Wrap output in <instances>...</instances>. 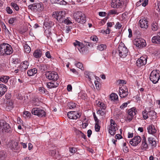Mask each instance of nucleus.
<instances>
[{
  "mask_svg": "<svg viewBox=\"0 0 160 160\" xmlns=\"http://www.w3.org/2000/svg\"><path fill=\"white\" fill-rule=\"evenodd\" d=\"M13 52L12 49L8 44L3 43L0 44V55L6 56L11 54Z\"/></svg>",
  "mask_w": 160,
  "mask_h": 160,
  "instance_id": "nucleus-1",
  "label": "nucleus"
},
{
  "mask_svg": "<svg viewBox=\"0 0 160 160\" xmlns=\"http://www.w3.org/2000/svg\"><path fill=\"white\" fill-rule=\"evenodd\" d=\"M73 16L75 20L78 23L83 24L86 22L85 16L82 12L78 11L75 12Z\"/></svg>",
  "mask_w": 160,
  "mask_h": 160,
  "instance_id": "nucleus-2",
  "label": "nucleus"
},
{
  "mask_svg": "<svg viewBox=\"0 0 160 160\" xmlns=\"http://www.w3.org/2000/svg\"><path fill=\"white\" fill-rule=\"evenodd\" d=\"M150 80L154 84H156L160 78V72L159 70L152 71L150 75Z\"/></svg>",
  "mask_w": 160,
  "mask_h": 160,
  "instance_id": "nucleus-3",
  "label": "nucleus"
},
{
  "mask_svg": "<svg viewBox=\"0 0 160 160\" xmlns=\"http://www.w3.org/2000/svg\"><path fill=\"white\" fill-rule=\"evenodd\" d=\"M128 50L124 45H119L118 48V54L121 58H125L128 55Z\"/></svg>",
  "mask_w": 160,
  "mask_h": 160,
  "instance_id": "nucleus-4",
  "label": "nucleus"
},
{
  "mask_svg": "<svg viewBox=\"0 0 160 160\" xmlns=\"http://www.w3.org/2000/svg\"><path fill=\"white\" fill-rule=\"evenodd\" d=\"M32 113L41 118L46 116V113L45 111L42 109L39 108H33L32 110Z\"/></svg>",
  "mask_w": 160,
  "mask_h": 160,
  "instance_id": "nucleus-5",
  "label": "nucleus"
},
{
  "mask_svg": "<svg viewBox=\"0 0 160 160\" xmlns=\"http://www.w3.org/2000/svg\"><path fill=\"white\" fill-rule=\"evenodd\" d=\"M110 125L109 129V132L112 135H114L116 133V131L118 129L117 124L115 121L111 119L110 120Z\"/></svg>",
  "mask_w": 160,
  "mask_h": 160,
  "instance_id": "nucleus-6",
  "label": "nucleus"
},
{
  "mask_svg": "<svg viewBox=\"0 0 160 160\" xmlns=\"http://www.w3.org/2000/svg\"><path fill=\"white\" fill-rule=\"evenodd\" d=\"M134 44L137 47L139 48H143L146 46V42L144 39L142 38L135 39L133 42Z\"/></svg>",
  "mask_w": 160,
  "mask_h": 160,
  "instance_id": "nucleus-7",
  "label": "nucleus"
},
{
  "mask_svg": "<svg viewBox=\"0 0 160 160\" xmlns=\"http://www.w3.org/2000/svg\"><path fill=\"white\" fill-rule=\"evenodd\" d=\"M29 9L31 10H42L44 8L43 4L42 2L35 3L32 4H31L28 6Z\"/></svg>",
  "mask_w": 160,
  "mask_h": 160,
  "instance_id": "nucleus-8",
  "label": "nucleus"
},
{
  "mask_svg": "<svg viewBox=\"0 0 160 160\" xmlns=\"http://www.w3.org/2000/svg\"><path fill=\"white\" fill-rule=\"evenodd\" d=\"M137 112V109L134 107L132 108L129 109L128 112L127 120L128 121L130 122L133 118L134 116Z\"/></svg>",
  "mask_w": 160,
  "mask_h": 160,
  "instance_id": "nucleus-9",
  "label": "nucleus"
},
{
  "mask_svg": "<svg viewBox=\"0 0 160 160\" xmlns=\"http://www.w3.org/2000/svg\"><path fill=\"white\" fill-rule=\"evenodd\" d=\"M73 44L81 53H83L86 50V47H85L84 45L77 40H76L75 42L73 43Z\"/></svg>",
  "mask_w": 160,
  "mask_h": 160,
  "instance_id": "nucleus-10",
  "label": "nucleus"
},
{
  "mask_svg": "<svg viewBox=\"0 0 160 160\" xmlns=\"http://www.w3.org/2000/svg\"><path fill=\"white\" fill-rule=\"evenodd\" d=\"M47 78L50 80L56 81L58 78L57 73L55 72H48L46 74Z\"/></svg>",
  "mask_w": 160,
  "mask_h": 160,
  "instance_id": "nucleus-11",
  "label": "nucleus"
},
{
  "mask_svg": "<svg viewBox=\"0 0 160 160\" xmlns=\"http://www.w3.org/2000/svg\"><path fill=\"white\" fill-rule=\"evenodd\" d=\"M119 91V95L121 98H126L128 94V89L126 87L120 88Z\"/></svg>",
  "mask_w": 160,
  "mask_h": 160,
  "instance_id": "nucleus-12",
  "label": "nucleus"
},
{
  "mask_svg": "<svg viewBox=\"0 0 160 160\" xmlns=\"http://www.w3.org/2000/svg\"><path fill=\"white\" fill-rule=\"evenodd\" d=\"M81 115L80 113L75 111H71L68 112L67 115L68 118L70 119H76L79 118Z\"/></svg>",
  "mask_w": 160,
  "mask_h": 160,
  "instance_id": "nucleus-13",
  "label": "nucleus"
},
{
  "mask_svg": "<svg viewBox=\"0 0 160 160\" xmlns=\"http://www.w3.org/2000/svg\"><path fill=\"white\" fill-rule=\"evenodd\" d=\"M141 140L140 137L136 136H134V138L130 141L129 143L132 146H136L141 142Z\"/></svg>",
  "mask_w": 160,
  "mask_h": 160,
  "instance_id": "nucleus-14",
  "label": "nucleus"
},
{
  "mask_svg": "<svg viewBox=\"0 0 160 160\" xmlns=\"http://www.w3.org/2000/svg\"><path fill=\"white\" fill-rule=\"evenodd\" d=\"M147 57L143 56L141 57L136 62V64L139 67H141L145 65L147 62Z\"/></svg>",
  "mask_w": 160,
  "mask_h": 160,
  "instance_id": "nucleus-15",
  "label": "nucleus"
},
{
  "mask_svg": "<svg viewBox=\"0 0 160 160\" xmlns=\"http://www.w3.org/2000/svg\"><path fill=\"white\" fill-rule=\"evenodd\" d=\"M139 25L142 28L147 29L148 27V22L145 18H141L139 22Z\"/></svg>",
  "mask_w": 160,
  "mask_h": 160,
  "instance_id": "nucleus-16",
  "label": "nucleus"
},
{
  "mask_svg": "<svg viewBox=\"0 0 160 160\" xmlns=\"http://www.w3.org/2000/svg\"><path fill=\"white\" fill-rule=\"evenodd\" d=\"M122 0H112L111 6L114 8H118L122 5Z\"/></svg>",
  "mask_w": 160,
  "mask_h": 160,
  "instance_id": "nucleus-17",
  "label": "nucleus"
},
{
  "mask_svg": "<svg viewBox=\"0 0 160 160\" xmlns=\"http://www.w3.org/2000/svg\"><path fill=\"white\" fill-rule=\"evenodd\" d=\"M9 147L12 151L17 150L18 149V143L14 140H12L9 142Z\"/></svg>",
  "mask_w": 160,
  "mask_h": 160,
  "instance_id": "nucleus-18",
  "label": "nucleus"
},
{
  "mask_svg": "<svg viewBox=\"0 0 160 160\" xmlns=\"http://www.w3.org/2000/svg\"><path fill=\"white\" fill-rule=\"evenodd\" d=\"M148 144L147 143L146 139L144 137L142 140L141 149L143 151H146L148 148Z\"/></svg>",
  "mask_w": 160,
  "mask_h": 160,
  "instance_id": "nucleus-19",
  "label": "nucleus"
},
{
  "mask_svg": "<svg viewBox=\"0 0 160 160\" xmlns=\"http://www.w3.org/2000/svg\"><path fill=\"white\" fill-rule=\"evenodd\" d=\"M42 55V50L41 49L35 50L33 53V57L36 58H40Z\"/></svg>",
  "mask_w": 160,
  "mask_h": 160,
  "instance_id": "nucleus-20",
  "label": "nucleus"
},
{
  "mask_svg": "<svg viewBox=\"0 0 160 160\" xmlns=\"http://www.w3.org/2000/svg\"><path fill=\"white\" fill-rule=\"evenodd\" d=\"M148 140L149 144H151L152 148V149L156 147L157 146L156 141L154 138L151 137H148Z\"/></svg>",
  "mask_w": 160,
  "mask_h": 160,
  "instance_id": "nucleus-21",
  "label": "nucleus"
},
{
  "mask_svg": "<svg viewBox=\"0 0 160 160\" xmlns=\"http://www.w3.org/2000/svg\"><path fill=\"white\" fill-rule=\"evenodd\" d=\"M58 85V83L56 81H52L51 82L47 83V87L49 88H56Z\"/></svg>",
  "mask_w": 160,
  "mask_h": 160,
  "instance_id": "nucleus-22",
  "label": "nucleus"
},
{
  "mask_svg": "<svg viewBox=\"0 0 160 160\" xmlns=\"http://www.w3.org/2000/svg\"><path fill=\"white\" fill-rule=\"evenodd\" d=\"M152 41L153 43L160 44V32L158 33L157 36L152 37Z\"/></svg>",
  "mask_w": 160,
  "mask_h": 160,
  "instance_id": "nucleus-23",
  "label": "nucleus"
},
{
  "mask_svg": "<svg viewBox=\"0 0 160 160\" xmlns=\"http://www.w3.org/2000/svg\"><path fill=\"white\" fill-rule=\"evenodd\" d=\"M28 65L29 62L27 61H24L21 64L19 67L23 72L27 69Z\"/></svg>",
  "mask_w": 160,
  "mask_h": 160,
  "instance_id": "nucleus-24",
  "label": "nucleus"
},
{
  "mask_svg": "<svg viewBox=\"0 0 160 160\" xmlns=\"http://www.w3.org/2000/svg\"><path fill=\"white\" fill-rule=\"evenodd\" d=\"M7 88L6 86L2 84H0V97L2 96L7 91Z\"/></svg>",
  "mask_w": 160,
  "mask_h": 160,
  "instance_id": "nucleus-25",
  "label": "nucleus"
},
{
  "mask_svg": "<svg viewBox=\"0 0 160 160\" xmlns=\"http://www.w3.org/2000/svg\"><path fill=\"white\" fill-rule=\"evenodd\" d=\"M147 130L149 134L153 135L156 131L154 126L153 125H151L148 126L147 128Z\"/></svg>",
  "mask_w": 160,
  "mask_h": 160,
  "instance_id": "nucleus-26",
  "label": "nucleus"
},
{
  "mask_svg": "<svg viewBox=\"0 0 160 160\" xmlns=\"http://www.w3.org/2000/svg\"><path fill=\"white\" fill-rule=\"evenodd\" d=\"M4 126L3 128V130L2 132H8L10 131L11 128L9 125L6 123V122H4Z\"/></svg>",
  "mask_w": 160,
  "mask_h": 160,
  "instance_id": "nucleus-27",
  "label": "nucleus"
},
{
  "mask_svg": "<svg viewBox=\"0 0 160 160\" xmlns=\"http://www.w3.org/2000/svg\"><path fill=\"white\" fill-rule=\"evenodd\" d=\"M37 72V70L36 68H33L27 71V74L28 75L31 76L36 74Z\"/></svg>",
  "mask_w": 160,
  "mask_h": 160,
  "instance_id": "nucleus-28",
  "label": "nucleus"
},
{
  "mask_svg": "<svg viewBox=\"0 0 160 160\" xmlns=\"http://www.w3.org/2000/svg\"><path fill=\"white\" fill-rule=\"evenodd\" d=\"M51 2L52 3L59 4L62 5H65L67 4V2L63 0H51Z\"/></svg>",
  "mask_w": 160,
  "mask_h": 160,
  "instance_id": "nucleus-29",
  "label": "nucleus"
},
{
  "mask_svg": "<svg viewBox=\"0 0 160 160\" xmlns=\"http://www.w3.org/2000/svg\"><path fill=\"white\" fill-rule=\"evenodd\" d=\"M85 75L86 77L88 78L89 81L91 80L92 78H93V76L95 77L92 73L88 71H86L85 72Z\"/></svg>",
  "mask_w": 160,
  "mask_h": 160,
  "instance_id": "nucleus-30",
  "label": "nucleus"
},
{
  "mask_svg": "<svg viewBox=\"0 0 160 160\" xmlns=\"http://www.w3.org/2000/svg\"><path fill=\"white\" fill-rule=\"evenodd\" d=\"M9 79V76H3L0 77V82L6 83L8 82Z\"/></svg>",
  "mask_w": 160,
  "mask_h": 160,
  "instance_id": "nucleus-31",
  "label": "nucleus"
},
{
  "mask_svg": "<svg viewBox=\"0 0 160 160\" xmlns=\"http://www.w3.org/2000/svg\"><path fill=\"white\" fill-rule=\"evenodd\" d=\"M64 12L62 11V13L60 15H58V18H57V20L58 22H59L60 23H62L64 21V17L63 16V14Z\"/></svg>",
  "mask_w": 160,
  "mask_h": 160,
  "instance_id": "nucleus-32",
  "label": "nucleus"
},
{
  "mask_svg": "<svg viewBox=\"0 0 160 160\" xmlns=\"http://www.w3.org/2000/svg\"><path fill=\"white\" fill-rule=\"evenodd\" d=\"M44 34L48 38H49L52 35L51 30L50 28L46 29L44 31Z\"/></svg>",
  "mask_w": 160,
  "mask_h": 160,
  "instance_id": "nucleus-33",
  "label": "nucleus"
},
{
  "mask_svg": "<svg viewBox=\"0 0 160 160\" xmlns=\"http://www.w3.org/2000/svg\"><path fill=\"white\" fill-rule=\"evenodd\" d=\"M151 28L153 31H156L158 29V24L156 22H153L152 24Z\"/></svg>",
  "mask_w": 160,
  "mask_h": 160,
  "instance_id": "nucleus-34",
  "label": "nucleus"
},
{
  "mask_svg": "<svg viewBox=\"0 0 160 160\" xmlns=\"http://www.w3.org/2000/svg\"><path fill=\"white\" fill-rule=\"evenodd\" d=\"M39 92L41 94H47L48 91L43 87H40L38 88Z\"/></svg>",
  "mask_w": 160,
  "mask_h": 160,
  "instance_id": "nucleus-35",
  "label": "nucleus"
},
{
  "mask_svg": "<svg viewBox=\"0 0 160 160\" xmlns=\"http://www.w3.org/2000/svg\"><path fill=\"white\" fill-rule=\"evenodd\" d=\"M106 46L105 44H101L97 47V49L100 51H102L106 48Z\"/></svg>",
  "mask_w": 160,
  "mask_h": 160,
  "instance_id": "nucleus-36",
  "label": "nucleus"
},
{
  "mask_svg": "<svg viewBox=\"0 0 160 160\" xmlns=\"http://www.w3.org/2000/svg\"><path fill=\"white\" fill-rule=\"evenodd\" d=\"M110 98L112 100H117L118 99V95L115 93H112L110 95Z\"/></svg>",
  "mask_w": 160,
  "mask_h": 160,
  "instance_id": "nucleus-37",
  "label": "nucleus"
},
{
  "mask_svg": "<svg viewBox=\"0 0 160 160\" xmlns=\"http://www.w3.org/2000/svg\"><path fill=\"white\" fill-rule=\"evenodd\" d=\"M156 113L154 111L151 110L149 112L148 115L149 117H153L154 118H156Z\"/></svg>",
  "mask_w": 160,
  "mask_h": 160,
  "instance_id": "nucleus-38",
  "label": "nucleus"
},
{
  "mask_svg": "<svg viewBox=\"0 0 160 160\" xmlns=\"http://www.w3.org/2000/svg\"><path fill=\"white\" fill-rule=\"evenodd\" d=\"M62 11L53 12L52 14V16L57 20V18H58V15H60Z\"/></svg>",
  "mask_w": 160,
  "mask_h": 160,
  "instance_id": "nucleus-39",
  "label": "nucleus"
},
{
  "mask_svg": "<svg viewBox=\"0 0 160 160\" xmlns=\"http://www.w3.org/2000/svg\"><path fill=\"white\" fill-rule=\"evenodd\" d=\"M24 51L25 52L28 53L31 51V48L28 44H25L24 46Z\"/></svg>",
  "mask_w": 160,
  "mask_h": 160,
  "instance_id": "nucleus-40",
  "label": "nucleus"
},
{
  "mask_svg": "<svg viewBox=\"0 0 160 160\" xmlns=\"http://www.w3.org/2000/svg\"><path fill=\"white\" fill-rule=\"evenodd\" d=\"M75 65L78 68L82 70H84V68L82 64L80 62H76L75 63Z\"/></svg>",
  "mask_w": 160,
  "mask_h": 160,
  "instance_id": "nucleus-41",
  "label": "nucleus"
},
{
  "mask_svg": "<svg viewBox=\"0 0 160 160\" xmlns=\"http://www.w3.org/2000/svg\"><path fill=\"white\" fill-rule=\"evenodd\" d=\"M7 107H8V109H10L12 108L13 107V103L11 101H9L7 102L6 103Z\"/></svg>",
  "mask_w": 160,
  "mask_h": 160,
  "instance_id": "nucleus-42",
  "label": "nucleus"
},
{
  "mask_svg": "<svg viewBox=\"0 0 160 160\" xmlns=\"http://www.w3.org/2000/svg\"><path fill=\"white\" fill-rule=\"evenodd\" d=\"M11 6L13 7L17 11L19 10V6L16 3L13 2L11 3Z\"/></svg>",
  "mask_w": 160,
  "mask_h": 160,
  "instance_id": "nucleus-43",
  "label": "nucleus"
},
{
  "mask_svg": "<svg viewBox=\"0 0 160 160\" xmlns=\"http://www.w3.org/2000/svg\"><path fill=\"white\" fill-rule=\"evenodd\" d=\"M79 97L82 99L85 100L87 99V95L86 94L81 92L79 94Z\"/></svg>",
  "mask_w": 160,
  "mask_h": 160,
  "instance_id": "nucleus-44",
  "label": "nucleus"
},
{
  "mask_svg": "<svg viewBox=\"0 0 160 160\" xmlns=\"http://www.w3.org/2000/svg\"><path fill=\"white\" fill-rule=\"evenodd\" d=\"M142 115L143 118L144 119H146L148 118V113H147V111L145 110L142 111Z\"/></svg>",
  "mask_w": 160,
  "mask_h": 160,
  "instance_id": "nucleus-45",
  "label": "nucleus"
},
{
  "mask_svg": "<svg viewBox=\"0 0 160 160\" xmlns=\"http://www.w3.org/2000/svg\"><path fill=\"white\" fill-rule=\"evenodd\" d=\"M98 106L100 107V108L103 109L104 110L106 108L105 104L103 102H98Z\"/></svg>",
  "mask_w": 160,
  "mask_h": 160,
  "instance_id": "nucleus-46",
  "label": "nucleus"
},
{
  "mask_svg": "<svg viewBox=\"0 0 160 160\" xmlns=\"http://www.w3.org/2000/svg\"><path fill=\"white\" fill-rule=\"evenodd\" d=\"M103 109L100 108L97 111V113L98 114H100L102 116H103L105 114V112L102 110Z\"/></svg>",
  "mask_w": 160,
  "mask_h": 160,
  "instance_id": "nucleus-47",
  "label": "nucleus"
},
{
  "mask_svg": "<svg viewBox=\"0 0 160 160\" xmlns=\"http://www.w3.org/2000/svg\"><path fill=\"white\" fill-rule=\"evenodd\" d=\"M48 153L50 155L53 156L56 154V151L55 149L51 150V149H50V150Z\"/></svg>",
  "mask_w": 160,
  "mask_h": 160,
  "instance_id": "nucleus-48",
  "label": "nucleus"
},
{
  "mask_svg": "<svg viewBox=\"0 0 160 160\" xmlns=\"http://www.w3.org/2000/svg\"><path fill=\"white\" fill-rule=\"evenodd\" d=\"M5 121L2 120L0 121V131H2L3 130V128L4 126V122Z\"/></svg>",
  "mask_w": 160,
  "mask_h": 160,
  "instance_id": "nucleus-49",
  "label": "nucleus"
},
{
  "mask_svg": "<svg viewBox=\"0 0 160 160\" xmlns=\"http://www.w3.org/2000/svg\"><path fill=\"white\" fill-rule=\"evenodd\" d=\"M68 107H69L70 109L74 108L76 107L75 103L73 102H70L68 105Z\"/></svg>",
  "mask_w": 160,
  "mask_h": 160,
  "instance_id": "nucleus-50",
  "label": "nucleus"
},
{
  "mask_svg": "<svg viewBox=\"0 0 160 160\" xmlns=\"http://www.w3.org/2000/svg\"><path fill=\"white\" fill-rule=\"evenodd\" d=\"M16 20V18H10L9 21L8 22L10 24H12Z\"/></svg>",
  "mask_w": 160,
  "mask_h": 160,
  "instance_id": "nucleus-51",
  "label": "nucleus"
},
{
  "mask_svg": "<svg viewBox=\"0 0 160 160\" xmlns=\"http://www.w3.org/2000/svg\"><path fill=\"white\" fill-rule=\"evenodd\" d=\"M95 131L96 132H98L99 131L100 128V126L99 125L98 123H96L95 124Z\"/></svg>",
  "mask_w": 160,
  "mask_h": 160,
  "instance_id": "nucleus-52",
  "label": "nucleus"
},
{
  "mask_svg": "<svg viewBox=\"0 0 160 160\" xmlns=\"http://www.w3.org/2000/svg\"><path fill=\"white\" fill-rule=\"evenodd\" d=\"M12 62L14 63V64H17L19 63L20 62L19 60L17 58H12Z\"/></svg>",
  "mask_w": 160,
  "mask_h": 160,
  "instance_id": "nucleus-53",
  "label": "nucleus"
},
{
  "mask_svg": "<svg viewBox=\"0 0 160 160\" xmlns=\"http://www.w3.org/2000/svg\"><path fill=\"white\" fill-rule=\"evenodd\" d=\"M77 132L78 133V134H79L82 138L84 139H86V136L81 131L78 130Z\"/></svg>",
  "mask_w": 160,
  "mask_h": 160,
  "instance_id": "nucleus-54",
  "label": "nucleus"
},
{
  "mask_svg": "<svg viewBox=\"0 0 160 160\" xmlns=\"http://www.w3.org/2000/svg\"><path fill=\"white\" fill-rule=\"evenodd\" d=\"M69 151L72 153H73L76 152L77 151L76 148L74 147L70 148Z\"/></svg>",
  "mask_w": 160,
  "mask_h": 160,
  "instance_id": "nucleus-55",
  "label": "nucleus"
},
{
  "mask_svg": "<svg viewBox=\"0 0 160 160\" xmlns=\"http://www.w3.org/2000/svg\"><path fill=\"white\" fill-rule=\"evenodd\" d=\"M65 24H69L72 23V22L68 19V18H67V19H64L63 22Z\"/></svg>",
  "mask_w": 160,
  "mask_h": 160,
  "instance_id": "nucleus-56",
  "label": "nucleus"
},
{
  "mask_svg": "<svg viewBox=\"0 0 160 160\" xmlns=\"http://www.w3.org/2000/svg\"><path fill=\"white\" fill-rule=\"evenodd\" d=\"M6 10L7 13L8 14H11L12 13V10L9 7H7L6 8Z\"/></svg>",
  "mask_w": 160,
  "mask_h": 160,
  "instance_id": "nucleus-57",
  "label": "nucleus"
},
{
  "mask_svg": "<svg viewBox=\"0 0 160 160\" xmlns=\"http://www.w3.org/2000/svg\"><path fill=\"white\" fill-rule=\"evenodd\" d=\"M121 24L119 22H118L115 25V28L116 29H119L121 28Z\"/></svg>",
  "mask_w": 160,
  "mask_h": 160,
  "instance_id": "nucleus-58",
  "label": "nucleus"
},
{
  "mask_svg": "<svg viewBox=\"0 0 160 160\" xmlns=\"http://www.w3.org/2000/svg\"><path fill=\"white\" fill-rule=\"evenodd\" d=\"M94 42H96L98 40V38L96 36L91 37L90 38Z\"/></svg>",
  "mask_w": 160,
  "mask_h": 160,
  "instance_id": "nucleus-59",
  "label": "nucleus"
},
{
  "mask_svg": "<svg viewBox=\"0 0 160 160\" xmlns=\"http://www.w3.org/2000/svg\"><path fill=\"white\" fill-rule=\"evenodd\" d=\"M117 82L119 84H125L126 83V81L123 80H118Z\"/></svg>",
  "mask_w": 160,
  "mask_h": 160,
  "instance_id": "nucleus-60",
  "label": "nucleus"
},
{
  "mask_svg": "<svg viewBox=\"0 0 160 160\" xmlns=\"http://www.w3.org/2000/svg\"><path fill=\"white\" fill-rule=\"evenodd\" d=\"M148 0H144L141 4H142V6L145 7L148 4Z\"/></svg>",
  "mask_w": 160,
  "mask_h": 160,
  "instance_id": "nucleus-61",
  "label": "nucleus"
},
{
  "mask_svg": "<svg viewBox=\"0 0 160 160\" xmlns=\"http://www.w3.org/2000/svg\"><path fill=\"white\" fill-rule=\"evenodd\" d=\"M128 103L127 102H125L123 103L120 107V108L121 109H123L124 108L126 107Z\"/></svg>",
  "mask_w": 160,
  "mask_h": 160,
  "instance_id": "nucleus-62",
  "label": "nucleus"
},
{
  "mask_svg": "<svg viewBox=\"0 0 160 160\" xmlns=\"http://www.w3.org/2000/svg\"><path fill=\"white\" fill-rule=\"evenodd\" d=\"M45 56L48 58H52L49 51H47L46 52Z\"/></svg>",
  "mask_w": 160,
  "mask_h": 160,
  "instance_id": "nucleus-63",
  "label": "nucleus"
},
{
  "mask_svg": "<svg viewBox=\"0 0 160 160\" xmlns=\"http://www.w3.org/2000/svg\"><path fill=\"white\" fill-rule=\"evenodd\" d=\"M5 152L2 150L0 151V158L4 157L5 155Z\"/></svg>",
  "mask_w": 160,
  "mask_h": 160,
  "instance_id": "nucleus-64",
  "label": "nucleus"
}]
</instances>
